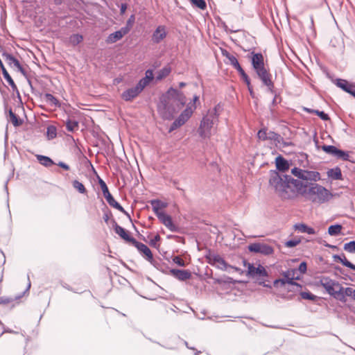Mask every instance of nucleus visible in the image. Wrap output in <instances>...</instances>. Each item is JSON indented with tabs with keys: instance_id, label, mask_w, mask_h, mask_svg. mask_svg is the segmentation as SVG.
Listing matches in <instances>:
<instances>
[{
	"instance_id": "obj_1",
	"label": "nucleus",
	"mask_w": 355,
	"mask_h": 355,
	"mask_svg": "<svg viewBox=\"0 0 355 355\" xmlns=\"http://www.w3.org/2000/svg\"><path fill=\"white\" fill-rule=\"evenodd\" d=\"M291 172L293 175L300 179L297 195L302 196L306 200L320 205L331 198V193L324 187L316 183L320 180L319 172L298 167L293 168Z\"/></svg>"
},
{
	"instance_id": "obj_2",
	"label": "nucleus",
	"mask_w": 355,
	"mask_h": 355,
	"mask_svg": "<svg viewBox=\"0 0 355 355\" xmlns=\"http://www.w3.org/2000/svg\"><path fill=\"white\" fill-rule=\"evenodd\" d=\"M300 180V179L297 178L295 179L289 175L281 174L275 170L270 171L269 184L278 193L286 192L287 189L291 188V185H293V191L296 193Z\"/></svg>"
},
{
	"instance_id": "obj_3",
	"label": "nucleus",
	"mask_w": 355,
	"mask_h": 355,
	"mask_svg": "<svg viewBox=\"0 0 355 355\" xmlns=\"http://www.w3.org/2000/svg\"><path fill=\"white\" fill-rule=\"evenodd\" d=\"M250 62L253 70L262 85L270 83L272 75L265 67L263 55L261 53H251Z\"/></svg>"
},
{
	"instance_id": "obj_4",
	"label": "nucleus",
	"mask_w": 355,
	"mask_h": 355,
	"mask_svg": "<svg viewBox=\"0 0 355 355\" xmlns=\"http://www.w3.org/2000/svg\"><path fill=\"white\" fill-rule=\"evenodd\" d=\"M184 105H179L168 97H161L157 105V110L160 116L164 120L170 121L173 119L174 115L178 113Z\"/></svg>"
},
{
	"instance_id": "obj_5",
	"label": "nucleus",
	"mask_w": 355,
	"mask_h": 355,
	"mask_svg": "<svg viewBox=\"0 0 355 355\" xmlns=\"http://www.w3.org/2000/svg\"><path fill=\"white\" fill-rule=\"evenodd\" d=\"M111 223L115 233L117 234L122 239H123L127 243H131L137 249L139 252L143 250L144 252H147L148 247L146 245L137 241L135 238L131 236L129 234V232L125 228L122 227L116 223L115 219L112 218Z\"/></svg>"
},
{
	"instance_id": "obj_6",
	"label": "nucleus",
	"mask_w": 355,
	"mask_h": 355,
	"mask_svg": "<svg viewBox=\"0 0 355 355\" xmlns=\"http://www.w3.org/2000/svg\"><path fill=\"white\" fill-rule=\"evenodd\" d=\"M216 121H218V119L209 114L204 116L198 129L199 136L203 139L209 138L211 136V129Z\"/></svg>"
},
{
	"instance_id": "obj_7",
	"label": "nucleus",
	"mask_w": 355,
	"mask_h": 355,
	"mask_svg": "<svg viewBox=\"0 0 355 355\" xmlns=\"http://www.w3.org/2000/svg\"><path fill=\"white\" fill-rule=\"evenodd\" d=\"M192 114L193 109L191 107H187L184 109L178 117L172 123L168 129V132H171L183 125L189 119Z\"/></svg>"
},
{
	"instance_id": "obj_8",
	"label": "nucleus",
	"mask_w": 355,
	"mask_h": 355,
	"mask_svg": "<svg viewBox=\"0 0 355 355\" xmlns=\"http://www.w3.org/2000/svg\"><path fill=\"white\" fill-rule=\"evenodd\" d=\"M246 275L252 278H257L258 282L261 280L259 279L261 277H268V272L261 264H258V266L255 267L254 263H248Z\"/></svg>"
},
{
	"instance_id": "obj_9",
	"label": "nucleus",
	"mask_w": 355,
	"mask_h": 355,
	"mask_svg": "<svg viewBox=\"0 0 355 355\" xmlns=\"http://www.w3.org/2000/svg\"><path fill=\"white\" fill-rule=\"evenodd\" d=\"M139 253L145 257V259L149 261L155 268H156L157 270H160L161 272L164 273H167L168 271V266L163 262H162L161 260H155L153 258V253L150 250V249L148 248V250H147V252L143 251H140Z\"/></svg>"
},
{
	"instance_id": "obj_10",
	"label": "nucleus",
	"mask_w": 355,
	"mask_h": 355,
	"mask_svg": "<svg viewBox=\"0 0 355 355\" xmlns=\"http://www.w3.org/2000/svg\"><path fill=\"white\" fill-rule=\"evenodd\" d=\"M248 250L250 252L259 253L263 255H270L273 253V248L263 243H253L248 245Z\"/></svg>"
},
{
	"instance_id": "obj_11",
	"label": "nucleus",
	"mask_w": 355,
	"mask_h": 355,
	"mask_svg": "<svg viewBox=\"0 0 355 355\" xmlns=\"http://www.w3.org/2000/svg\"><path fill=\"white\" fill-rule=\"evenodd\" d=\"M98 182L103 192V195L109 205L113 208L119 207L120 203L118 202L110 193L105 182L100 177H98Z\"/></svg>"
},
{
	"instance_id": "obj_12",
	"label": "nucleus",
	"mask_w": 355,
	"mask_h": 355,
	"mask_svg": "<svg viewBox=\"0 0 355 355\" xmlns=\"http://www.w3.org/2000/svg\"><path fill=\"white\" fill-rule=\"evenodd\" d=\"M162 97H168V99L182 105H184L186 103L185 96L183 93L172 87Z\"/></svg>"
},
{
	"instance_id": "obj_13",
	"label": "nucleus",
	"mask_w": 355,
	"mask_h": 355,
	"mask_svg": "<svg viewBox=\"0 0 355 355\" xmlns=\"http://www.w3.org/2000/svg\"><path fill=\"white\" fill-rule=\"evenodd\" d=\"M334 83L338 87L355 98V83H351L345 79L336 78Z\"/></svg>"
},
{
	"instance_id": "obj_14",
	"label": "nucleus",
	"mask_w": 355,
	"mask_h": 355,
	"mask_svg": "<svg viewBox=\"0 0 355 355\" xmlns=\"http://www.w3.org/2000/svg\"><path fill=\"white\" fill-rule=\"evenodd\" d=\"M169 273L173 277L182 282L191 278V272L188 270L172 268L169 270Z\"/></svg>"
},
{
	"instance_id": "obj_15",
	"label": "nucleus",
	"mask_w": 355,
	"mask_h": 355,
	"mask_svg": "<svg viewBox=\"0 0 355 355\" xmlns=\"http://www.w3.org/2000/svg\"><path fill=\"white\" fill-rule=\"evenodd\" d=\"M167 35L164 26L159 25L154 31L152 35V41L155 44L160 43Z\"/></svg>"
},
{
	"instance_id": "obj_16",
	"label": "nucleus",
	"mask_w": 355,
	"mask_h": 355,
	"mask_svg": "<svg viewBox=\"0 0 355 355\" xmlns=\"http://www.w3.org/2000/svg\"><path fill=\"white\" fill-rule=\"evenodd\" d=\"M126 34H128L126 28H121L119 31L110 33L106 39V42L107 44H114L121 40Z\"/></svg>"
},
{
	"instance_id": "obj_17",
	"label": "nucleus",
	"mask_w": 355,
	"mask_h": 355,
	"mask_svg": "<svg viewBox=\"0 0 355 355\" xmlns=\"http://www.w3.org/2000/svg\"><path fill=\"white\" fill-rule=\"evenodd\" d=\"M141 91L135 85L133 87L129 88L124 91L121 97L125 101H131L132 99L136 98Z\"/></svg>"
},
{
	"instance_id": "obj_18",
	"label": "nucleus",
	"mask_w": 355,
	"mask_h": 355,
	"mask_svg": "<svg viewBox=\"0 0 355 355\" xmlns=\"http://www.w3.org/2000/svg\"><path fill=\"white\" fill-rule=\"evenodd\" d=\"M275 165L277 170L282 173H284L288 171L290 166L288 161L281 155H278L275 158Z\"/></svg>"
},
{
	"instance_id": "obj_19",
	"label": "nucleus",
	"mask_w": 355,
	"mask_h": 355,
	"mask_svg": "<svg viewBox=\"0 0 355 355\" xmlns=\"http://www.w3.org/2000/svg\"><path fill=\"white\" fill-rule=\"evenodd\" d=\"M28 284L26 290L23 292L21 295L16 296L15 298L11 297H7V296H2L0 297V304H8L11 302H13L15 300H19L24 294H25L26 292H28L31 286V283L30 282L29 275H28Z\"/></svg>"
},
{
	"instance_id": "obj_20",
	"label": "nucleus",
	"mask_w": 355,
	"mask_h": 355,
	"mask_svg": "<svg viewBox=\"0 0 355 355\" xmlns=\"http://www.w3.org/2000/svg\"><path fill=\"white\" fill-rule=\"evenodd\" d=\"M343 286L340 284L339 287H336V286H331L327 291V293L333 297L334 299L340 301V300H343Z\"/></svg>"
},
{
	"instance_id": "obj_21",
	"label": "nucleus",
	"mask_w": 355,
	"mask_h": 355,
	"mask_svg": "<svg viewBox=\"0 0 355 355\" xmlns=\"http://www.w3.org/2000/svg\"><path fill=\"white\" fill-rule=\"evenodd\" d=\"M1 56L10 67L16 68L20 64L19 61L16 58L6 51H3Z\"/></svg>"
},
{
	"instance_id": "obj_22",
	"label": "nucleus",
	"mask_w": 355,
	"mask_h": 355,
	"mask_svg": "<svg viewBox=\"0 0 355 355\" xmlns=\"http://www.w3.org/2000/svg\"><path fill=\"white\" fill-rule=\"evenodd\" d=\"M213 279L214 284H235L242 282L241 281L234 279L233 278L225 275L220 278H213Z\"/></svg>"
},
{
	"instance_id": "obj_23",
	"label": "nucleus",
	"mask_w": 355,
	"mask_h": 355,
	"mask_svg": "<svg viewBox=\"0 0 355 355\" xmlns=\"http://www.w3.org/2000/svg\"><path fill=\"white\" fill-rule=\"evenodd\" d=\"M2 74H3V76L5 78V80L7 81V83L11 87L13 92H16L18 97H20V94L17 89V87L16 84L15 83L13 79L12 78V77L10 76V75L9 74L8 71L6 70V69H3V72L2 73Z\"/></svg>"
},
{
	"instance_id": "obj_24",
	"label": "nucleus",
	"mask_w": 355,
	"mask_h": 355,
	"mask_svg": "<svg viewBox=\"0 0 355 355\" xmlns=\"http://www.w3.org/2000/svg\"><path fill=\"white\" fill-rule=\"evenodd\" d=\"M320 285L325 289L327 291L329 288H330L331 286H336V287H339L340 284L329 277H322L320 281Z\"/></svg>"
},
{
	"instance_id": "obj_25",
	"label": "nucleus",
	"mask_w": 355,
	"mask_h": 355,
	"mask_svg": "<svg viewBox=\"0 0 355 355\" xmlns=\"http://www.w3.org/2000/svg\"><path fill=\"white\" fill-rule=\"evenodd\" d=\"M205 257L210 265L214 266L217 264L221 257L209 250L205 255Z\"/></svg>"
},
{
	"instance_id": "obj_26",
	"label": "nucleus",
	"mask_w": 355,
	"mask_h": 355,
	"mask_svg": "<svg viewBox=\"0 0 355 355\" xmlns=\"http://www.w3.org/2000/svg\"><path fill=\"white\" fill-rule=\"evenodd\" d=\"M327 175L329 178H330L334 180H343V175H342L341 170L338 166L328 170Z\"/></svg>"
},
{
	"instance_id": "obj_27",
	"label": "nucleus",
	"mask_w": 355,
	"mask_h": 355,
	"mask_svg": "<svg viewBox=\"0 0 355 355\" xmlns=\"http://www.w3.org/2000/svg\"><path fill=\"white\" fill-rule=\"evenodd\" d=\"M294 227L296 230H298L299 232L302 233H306L308 234H315V231L313 227H309L304 223H297L294 225Z\"/></svg>"
},
{
	"instance_id": "obj_28",
	"label": "nucleus",
	"mask_w": 355,
	"mask_h": 355,
	"mask_svg": "<svg viewBox=\"0 0 355 355\" xmlns=\"http://www.w3.org/2000/svg\"><path fill=\"white\" fill-rule=\"evenodd\" d=\"M44 98L45 101L51 106H55L56 107H61V103L55 98L53 95L50 93H46L44 95Z\"/></svg>"
},
{
	"instance_id": "obj_29",
	"label": "nucleus",
	"mask_w": 355,
	"mask_h": 355,
	"mask_svg": "<svg viewBox=\"0 0 355 355\" xmlns=\"http://www.w3.org/2000/svg\"><path fill=\"white\" fill-rule=\"evenodd\" d=\"M36 158L39 163L43 165L44 166L49 167L55 164L53 160L48 156L42 155H36Z\"/></svg>"
},
{
	"instance_id": "obj_30",
	"label": "nucleus",
	"mask_w": 355,
	"mask_h": 355,
	"mask_svg": "<svg viewBox=\"0 0 355 355\" xmlns=\"http://www.w3.org/2000/svg\"><path fill=\"white\" fill-rule=\"evenodd\" d=\"M304 110L309 114H315L318 116L323 121H329L330 117L328 114L324 112V111H320L318 110H313L311 108L304 107Z\"/></svg>"
},
{
	"instance_id": "obj_31",
	"label": "nucleus",
	"mask_w": 355,
	"mask_h": 355,
	"mask_svg": "<svg viewBox=\"0 0 355 355\" xmlns=\"http://www.w3.org/2000/svg\"><path fill=\"white\" fill-rule=\"evenodd\" d=\"M150 204L153 207V211H154L155 215H157V213L162 212L160 211L161 209L166 207V203L162 202L161 200L158 199L151 200Z\"/></svg>"
},
{
	"instance_id": "obj_32",
	"label": "nucleus",
	"mask_w": 355,
	"mask_h": 355,
	"mask_svg": "<svg viewBox=\"0 0 355 355\" xmlns=\"http://www.w3.org/2000/svg\"><path fill=\"white\" fill-rule=\"evenodd\" d=\"M342 291L343 295V300H340V302H346V297H350L352 300H355V289L351 287H343Z\"/></svg>"
},
{
	"instance_id": "obj_33",
	"label": "nucleus",
	"mask_w": 355,
	"mask_h": 355,
	"mask_svg": "<svg viewBox=\"0 0 355 355\" xmlns=\"http://www.w3.org/2000/svg\"><path fill=\"white\" fill-rule=\"evenodd\" d=\"M342 228L343 226L340 224L331 225L328 227V234L330 236H338L341 233Z\"/></svg>"
},
{
	"instance_id": "obj_34",
	"label": "nucleus",
	"mask_w": 355,
	"mask_h": 355,
	"mask_svg": "<svg viewBox=\"0 0 355 355\" xmlns=\"http://www.w3.org/2000/svg\"><path fill=\"white\" fill-rule=\"evenodd\" d=\"M171 71V67L168 64L164 66L162 69H161L156 76V79L157 80H161L168 76Z\"/></svg>"
},
{
	"instance_id": "obj_35",
	"label": "nucleus",
	"mask_w": 355,
	"mask_h": 355,
	"mask_svg": "<svg viewBox=\"0 0 355 355\" xmlns=\"http://www.w3.org/2000/svg\"><path fill=\"white\" fill-rule=\"evenodd\" d=\"M294 279H300V277L288 278V279H277L273 282V285L275 286H277L279 282H281V285L284 286L286 284H288L289 285L295 286L296 284V282L294 281Z\"/></svg>"
},
{
	"instance_id": "obj_36",
	"label": "nucleus",
	"mask_w": 355,
	"mask_h": 355,
	"mask_svg": "<svg viewBox=\"0 0 355 355\" xmlns=\"http://www.w3.org/2000/svg\"><path fill=\"white\" fill-rule=\"evenodd\" d=\"M9 116L10 121L15 127L20 126L22 124L23 120L15 114L11 108L9 110Z\"/></svg>"
},
{
	"instance_id": "obj_37",
	"label": "nucleus",
	"mask_w": 355,
	"mask_h": 355,
	"mask_svg": "<svg viewBox=\"0 0 355 355\" xmlns=\"http://www.w3.org/2000/svg\"><path fill=\"white\" fill-rule=\"evenodd\" d=\"M216 268L223 271L230 272L229 268L232 267L223 257H220L216 265L214 266Z\"/></svg>"
},
{
	"instance_id": "obj_38",
	"label": "nucleus",
	"mask_w": 355,
	"mask_h": 355,
	"mask_svg": "<svg viewBox=\"0 0 355 355\" xmlns=\"http://www.w3.org/2000/svg\"><path fill=\"white\" fill-rule=\"evenodd\" d=\"M66 128L69 132H73L78 129V122L76 120L68 119L65 123Z\"/></svg>"
},
{
	"instance_id": "obj_39",
	"label": "nucleus",
	"mask_w": 355,
	"mask_h": 355,
	"mask_svg": "<svg viewBox=\"0 0 355 355\" xmlns=\"http://www.w3.org/2000/svg\"><path fill=\"white\" fill-rule=\"evenodd\" d=\"M164 225L166 226L172 232H180V227L174 224L171 216L167 219Z\"/></svg>"
},
{
	"instance_id": "obj_40",
	"label": "nucleus",
	"mask_w": 355,
	"mask_h": 355,
	"mask_svg": "<svg viewBox=\"0 0 355 355\" xmlns=\"http://www.w3.org/2000/svg\"><path fill=\"white\" fill-rule=\"evenodd\" d=\"M321 148L324 153L334 157L336 156V153L338 150V148L335 146L326 144L322 145Z\"/></svg>"
},
{
	"instance_id": "obj_41",
	"label": "nucleus",
	"mask_w": 355,
	"mask_h": 355,
	"mask_svg": "<svg viewBox=\"0 0 355 355\" xmlns=\"http://www.w3.org/2000/svg\"><path fill=\"white\" fill-rule=\"evenodd\" d=\"M268 140L273 141L276 146L278 144L281 143V141L283 140V137L278 133L275 132L273 131H269L268 132Z\"/></svg>"
},
{
	"instance_id": "obj_42",
	"label": "nucleus",
	"mask_w": 355,
	"mask_h": 355,
	"mask_svg": "<svg viewBox=\"0 0 355 355\" xmlns=\"http://www.w3.org/2000/svg\"><path fill=\"white\" fill-rule=\"evenodd\" d=\"M83 37L82 35L76 33L73 34L69 37V42L72 46H76L82 42Z\"/></svg>"
},
{
	"instance_id": "obj_43",
	"label": "nucleus",
	"mask_w": 355,
	"mask_h": 355,
	"mask_svg": "<svg viewBox=\"0 0 355 355\" xmlns=\"http://www.w3.org/2000/svg\"><path fill=\"white\" fill-rule=\"evenodd\" d=\"M72 186L80 193L85 194L87 192V189L84 184L77 180H75L72 182Z\"/></svg>"
},
{
	"instance_id": "obj_44",
	"label": "nucleus",
	"mask_w": 355,
	"mask_h": 355,
	"mask_svg": "<svg viewBox=\"0 0 355 355\" xmlns=\"http://www.w3.org/2000/svg\"><path fill=\"white\" fill-rule=\"evenodd\" d=\"M335 157L343 161H348L349 159V152L338 148Z\"/></svg>"
},
{
	"instance_id": "obj_45",
	"label": "nucleus",
	"mask_w": 355,
	"mask_h": 355,
	"mask_svg": "<svg viewBox=\"0 0 355 355\" xmlns=\"http://www.w3.org/2000/svg\"><path fill=\"white\" fill-rule=\"evenodd\" d=\"M57 136V128L54 125H49L46 129V137L49 140L53 139Z\"/></svg>"
},
{
	"instance_id": "obj_46",
	"label": "nucleus",
	"mask_w": 355,
	"mask_h": 355,
	"mask_svg": "<svg viewBox=\"0 0 355 355\" xmlns=\"http://www.w3.org/2000/svg\"><path fill=\"white\" fill-rule=\"evenodd\" d=\"M300 295L302 299L311 301H315L318 298V296L313 295L310 291H302Z\"/></svg>"
},
{
	"instance_id": "obj_47",
	"label": "nucleus",
	"mask_w": 355,
	"mask_h": 355,
	"mask_svg": "<svg viewBox=\"0 0 355 355\" xmlns=\"http://www.w3.org/2000/svg\"><path fill=\"white\" fill-rule=\"evenodd\" d=\"M135 22V15H131L128 19L126 21L125 26L122 27L123 28H126L127 33L130 32L131 28H132Z\"/></svg>"
},
{
	"instance_id": "obj_48",
	"label": "nucleus",
	"mask_w": 355,
	"mask_h": 355,
	"mask_svg": "<svg viewBox=\"0 0 355 355\" xmlns=\"http://www.w3.org/2000/svg\"><path fill=\"white\" fill-rule=\"evenodd\" d=\"M189 1L193 6H194L201 10H205L207 8V3L205 0H189Z\"/></svg>"
},
{
	"instance_id": "obj_49",
	"label": "nucleus",
	"mask_w": 355,
	"mask_h": 355,
	"mask_svg": "<svg viewBox=\"0 0 355 355\" xmlns=\"http://www.w3.org/2000/svg\"><path fill=\"white\" fill-rule=\"evenodd\" d=\"M268 129L266 128L260 129L257 132V137L262 140V141H266L268 140Z\"/></svg>"
},
{
	"instance_id": "obj_50",
	"label": "nucleus",
	"mask_w": 355,
	"mask_h": 355,
	"mask_svg": "<svg viewBox=\"0 0 355 355\" xmlns=\"http://www.w3.org/2000/svg\"><path fill=\"white\" fill-rule=\"evenodd\" d=\"M229 62L230 64L234 67V69H235L238 72L243 69L237 58L234 55L230 58Z\"/></svg>"
},
{
	"instance_id": "obj_51",
	"label": "nucleus",
	"mask_w": 355,
	"mask_h": 355,
	"mask_svg": "<svg viewBox=\"0 0 355 355\" xmlns=\"http://www.w3.org/2000/svg\"><path fill=\"white\" fill-rule=\"evenodd\" d=\"M343 249L350 253L355 252V241H351L345 243Z\"/></svg>"
},
{
	"instance_id": "obj_52",
	"label": "nucleus",
	"mask_w": 355,
	"mask_h": 355,
	"mask_svg": "<svg viewBox=\"0 0 355 355\" xmlns=\"http://www.w3.org/2000/svg\"><path fill=\"white\" fill-rule=\"evenodd\" d=\"M340 263L345 267H347L353 270H355V265L348 261L345 255L343 253V257Z\"/></svg>"
},
{
	"instance_id": "obj_53",
	"label": "nucleus",
	"mask_w": 355,
	"mask_h": 355,
	"mask_svg": "<svg viewBox=\"0 0 355 355\" xmlns=\"http://www.w3.org/2000/svg\"><path fill=\"white\" fill-rule=\"evenodd\" d=\"M222 109L221 105L218 103L211 110L208 112V114L212 116L213 117L218 119L219 114L218 112Z\"/></svg>"
},
{
	"instance_id": "obj_54",
	"label": "nucleus",
	"mask_w": 355,
	"mask_h": 355,
	"mask_svg": "<svg viewBox=\"0 0 355 355\" xmlns=\"http://www.w3.org/2000/svg\"><path fill=\"white\" fill-rule=\"evenodd\" d=\"M301 242V240L300 239H292L288 241H287L285 243V245L288 248H294L297 246Z\"/></svg>"
},
{
	"instance_id": "obj_55",
	"label": "nucleus",
	"mask_w": 355,
	"mask_h": 355,
	"mask_svg": "<svg viewBox=\"0 0 355 355\" xmlns=\"http://www.w3.org/2000/svg\"><path fill=\"white\" fill-rule=\"evenodd\" d=\"M156 216L158 218V219L161 221V223L164 225V223L168 219V218L171 216L168 214H166L164 211H162L160 213H157Z\"/></svg>"
},
{
	"instance_id": "obj_56",
	"label": "nucleus",
	"mask_w": 355,
	"mask_h": 355,
	"mask_svg": "<svg viewBox=\"0 0 355 355\" xmlns=\"http://www.w3.org/2000/svg\"><path fill=\"white\" fill-rule=\"evenodd\" d=\"M263 85L267 87L268 92H270V94H273L274 96L275 94H277L275 89V84L272 80H270V83H267Z\"/></svg>"
},
{
	"instance_id": "obj_57",
	"label": "nucleus",
	"mask_w": 355,
	"mask_h": 355,
	"mask_svg": "<svg viewBox=\"0 0 355 355\" xmlns=\"http://www.w3.org/2000/svg\"><path fill=\"white\" fill-rule=\"evenodd\" d=\"M172 261L173 263H175V264H177L179 266H181V267L186 266V263L179 256H173L172 257Z\"/></svg>"
},
{
	"instance_id": "obj_58",
	"label": "nucleus",
	"mask_w": 355,
	"mask_h": 355,
	"mask_svg": "<svg viewBox=\"0 0 355 355\" xmlns=\"http://www.w3.org/2000/svg\"><path fill=\"white\" fill-rule=\"evenodd\" d=\"M150 83L142 78L139 80L136 86L140 89V91H143V89L149 84Z\"/></svg>"
},
{
	"instance_id": "obj_59",
	"label": "nucleus",
	"mask_w": 355,
	"mask_h": 355,
	"mask_svg": "<svg viewBox=\"0 0 355 355\" xmlns=\"http://www.w3.org/2000/svg\"><path fill=\"white\" fill-rule=\"evenodd\" d=\"M144 79L150 83L154 78L153 70L151 69H148L145 72Z\"/></svg>"
},
{
	"instance_id": "obj_60",
	"label": "nucleus",
	"mask_w": 355,
	"mask_h": 355,
	"mask_svg": "<svg viewBox=\"0 0 355 355\" xmlns=\"http://www.w3.org/2000/svg\"><path fill=\"white\" fill-rule=\"evenodd\" d=\"M299 272L302 274H304L306 273V270H307V264H306V261H302L299 266H298V269Z\"/></svg>"
},
{
	"instance_id": "obj_61",
	"label": "nucleus",
	"mask_w": 355,
	"mask_h": 355,
	"mask_svg": "<svg viewBox=\"0 0 355 355\" xmlns=\"http://www.w3.org/2000/svg\"><path fill=\"white\" fill-rule=\"evenodd\" d=\"M161 239L159 234H156L153 239H150L149 244L154 248H157V243Z\"/></svg>"
},
{
	"instance_id": "obj_62",
	"label": "nucleus",
	"mask_w": 355,
	"mask_h": 355,
	"mask_svg": "<svg viewBox=\"0 0 355 355\" xmlns=\"http://www.w3.org/2000/svg\"><path fill=\"white\" fill-rule=\"evenodd\" d=\"M116 209L119 210V211H121V213H123L124 215H125L128 218L129 220H130V222H132V218L130 217V214L126 211L124 208L119 204V207H116L115 208Z\"/></svg>"
},
{
	"instance_id": "obj_63",
	"label": "nucleus",
	"mask_w": 355,
	"mask_h": 355,
	"mask_svg": "<svg viewBox=\"0 0 355 355\" xmlns=\"http://www.w3.org/2000/svg\"><path fill=\"white\" fill-rule=\"evenodd\" d=\"M281 98L277 94H275L274 96V98L271 102V105H270V107L271 108L272 106L276 105L278 103H280Z\"/></svg>"
},
{
	"instance_id": "obj_64",
	"label": "nucleus",
	"mask_w": 355,
	"mask_h": 355,
	"mask_svg": "<svg viewBox=\"0 0 355 355\" xmlns=\"http://www.w3.org/2000/svg\"><path fill=\"white\" fill-rule=\"evenodd\" d=\"M241 78L245 81L247 79L249 78V76H248V74L245 73V71L243 70V69L242 70H241L240 71L238 72Z\"/></svg>"
}]
</instances>
